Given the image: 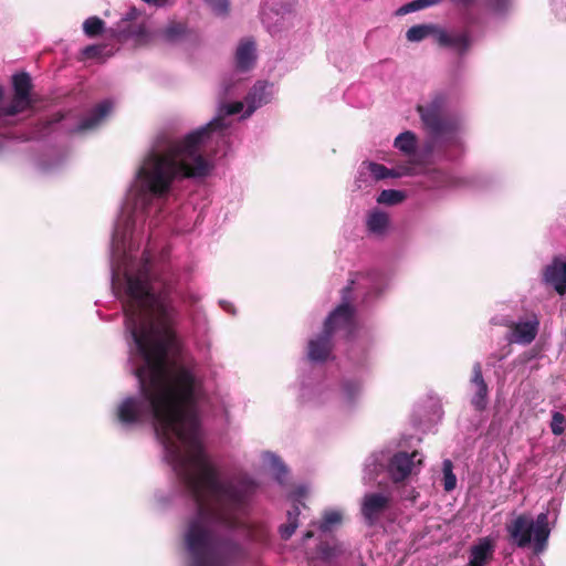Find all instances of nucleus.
<instances>
[{"instance_id":"nucleus-35","label":"nucleus","mask_w":566,"mask_h":566,"mask_svg":"<svg viewBox=\"0 0 566 566\" xmlns=\"http://www.w3.org/2000/svg\"><path fill=\"white\" fill-rule=\"evenodd\" d=\"M244 107L242 102H234L224 106V112L227 115H235L239 114Z\"/></svg>"},{"instance_id":"nucleus-7","label":"nucleus","mask_w":566,"mask_h":566,"mask_svg":"<svg viewBox=\"0 0 566 566\" xmlns=\"http://www.w3.org/2000/svg\"><path fill=\"white\" fill-rule=\"evenodd\" d=\"M391 499L382 493H366L363 497L360 512L369 525H374L380 515L389 509Z\"/></svg>"},{"instance_id":"nucleus-20","label":"nucleus","mask_w":566,"mask_h":566,"mask_svg":"<svg viewBox=\"0 0 566 566\" xmlns=\"http://www.w3.org/2000/svg\"><path fill=\"white\" fill-rule=\"evenodd\" d=\"M343 522V515L340 512L335 510L325 511L322 517V521L318 524V528L323 533H327L333 531V528L337 525H340Z\"/></svg>"},{"instance_id":"nucleus-1","label":"nucleus","mask_w":566,"mask_h":566,"mask_svg":"<svg viewBox=\"0 0 566 566\" xmlns=\"http://www.w3.org/2000/svg\"><path fill=\"white\" fill-rule=\"evenodd\" d=\"M144 365L135 369L139 396L125 398L117 408L124 426L154 420L157 437L192 497L197 516L186 534L191 566H232L244 558L243 548L228 538H218L208 528V521L235 524L255 491L248 476L220 479L218 468L205 452L199 437V419L193 409L198 381L187 367L168 371L170 350L178 348L176 332H130Z\"/></svg>"},{"instance_id":"nucleus-10","label":"nucleus","mask_w":566,"mask_h":566,"mask_svg":"<svg viewBox=\"0 0 566 566\" xmlns=\"http://www.w3.org/2000/svg\"><path fill=\"white\" fill-rule=\"evenodd\" d=\"M333 350V334L323 328L322 333L307 345V357L311 361H325Z\"/></svg>"},{"instance_id":"nucleus-27","label":"nucleus","mask_w":566,"mask_h":566,"mask_svg":"<svg viewBox=\"0 0 566 566\" xmlns=\"http://www.w3.org/2000/svg\"><path fill=\"white\" fill-rule=\"evenodd\" d=\"M368 170L376 180H382L388 177H398L394 170L388 169L386 166L378 163H368Z\"/></svg>"},{"instance_id":"nucleus-9","label":"nucleus","mask_w":566,"mask_h":566,"mask_svg":"<svg viewBox=\"0 0 566 566\" xmlns=\"http://www.w3.org/2000/svg\"><path fill=\"white\" fill-rule=\"evenodd\" d=\"M418 451L412 453L398 452L389 461L388 473L395 483L405 481L412 472Z\"/></svg>"},{"instance_id":"nucleus-4","label":"nucleus","mask_w":566,"mask_h":566,"mask_svg":"<svg viewBox=\"0 0 566 566\" xmlns=\"http://www.w3.org/2000/svg\"><path fill=\"white\" fill-rule=\"evenodd\" d=\"M446 99L442 95H436L426 106L418 105L417 112L429 133L434 137L451 134L457 129L454 120L442 115Z\"/></svg>"},{"instance_id":"nucleus-38","label":"nucleus","mask_w":566,"mask_h":566,"mask_svg":"<svg viewBox=\"0 0 566 566\" xmlns=\"http://www.w3.org/2000/svg\"><path fill=\"white\" fill-rule=\"evenodd\" d=\"M147 3H153L156 6H163L166 3L167 0H145Z\"/></svg>"},{"instance_id":"nucleus-12","label":"nucleus","mask_w":566,"mask_h":566,"mask_svg":"<svg viewBox=\"0 0 566 566\" xmlns=\"http://www.w3.org/2000/svg\"><path fill=\"white\" fill-rule=\"evenodd\" d=\"M511 328V334L507 337L510 343H517L522 345L531 344L538 332V321H527V322H518L511 323L509 325Z\"/></svg>"},{"instance_id":"nucleus-17","label":"nucleus","mask_w":566,"mask_h":566,"mask_svg":"<svg viewBox=\"0 0 566 566\" xmlns=\"http://www.w3.org/2000/svg\"><path fill=\"white\" fill-rule=\"evenodd\" d=\"M437 43L440 46L455 48L460 53H464L470 46V39L465 33L451 35L440 29V31H438Z\"/></svg>"},{"instance_id":"nucleus-25","label":"nucleus","mask_w":566,"mask_h":566,"mask_svg":"<svg viewBox=\"0 0 566 566\" xmlns=\"http://www.w3.org/2000/svg\"><path fill=\"white\" fill-rule=\"evenodd\" d=\"M186 32V25L180 22H170L161 31V36L167 42H175L180 39Z\"/></svg>"},{"instance_id":"nucleus-22","label":"nucleus","mask_w":566,"mask_h":566,"mask_svg":"<svg viewBox=\"0 0 566 566\" xmlns=\"http://www.w3.org/2000/svg\"><path fill=\"white\" fill-rule=\"evenodd\" d=\"M388 216L381 211H374L367 219V228L370 232L380 233L388 226Z\"/></svg>"},{"instance_id":"nucleus-33","label":"nucleus","mask_w":566,"mask_h":566,"mask_svg":"<svg viewBox=\"0 0 566 566\" xmlns=\"http://www.w3.org/2000/svg\"><path fill=\"white\" fill-rule=\"evenodd\" d=\"M103 51L104 45L91 44L82 50V54L84 59H98L102 56Z\"/></svg>"},{"instance_id":"nucleus-2","label":"nucleus","mask_w":566,"mask_h":566,"mask_svg":"<svg viewBox=\"0 0 566 566\" xmlns=\"http://www.w3.org/2000/svg\"><path fill=\"white\" fill-rule=\"evenodd\" d=\"M221 127L222 118L218 117L181 139L167 130L160 132L138 169L137 177L155 196L167 193L176 178L206 177L210 165L201 147L210 133Z\"/></svg>"},{"instance_id":"nucleus-11","label":"nucleus","mask_w":566,"mask_h":566,"mask_svg":"<svg viewBox=\"0 0 566 566\" xmlns=\"http://www.w3.org/2000/svg\"><path fill=\"white\" fill-rule=\"evenodd\" d=\"M471 384L475 387V392L471 398V405L478 411H483L488 406L489 387L482 374V366L476 361L472 367Z\"/></svg>"},{"instance_id":"nucleus-29","label":"nucleus","mask_w":566,"mask_h":566,"mask_svg":"<svg viewBox=\"0 0 566 566\" xmlns=\"http://www.w3.org/2000/svg\"><path fill=\"white\" fill-rule=\"evenodd\" d=\"M436 3H438V0H413V1L402 6L401 8H399L397 13L398 14H407V13H410L413 11L424 9V8L436 4Z\"/></svg>"},{"instance_id":"nucleus-8","label":"nucleus","mask_w":566,"mask_h":566,"mask_svg":"<svg viewBox=\"0 0 566 566\" xmlns=\"http://www.w3.org/2000/svg\"><path fill=\"white\" fill-rule=\"evenodd\" d=\"M356 308L347 305H337L326 317L323 328L334 335L337 329L352 333L355 326Z\"/></svg>"},{"instance_id":"nucleus-21","label":"nucleus","mask_w":566,"mask_h":566,"mask_svg":"<svg viewBox=\"0 0 566 566\" xmlns=\"http://www.w3.org/2000/svg\"><path fill=\"white\" fill-rule=\"evenodd\" d=\"M491 555V547L488 544H480L472 548L469 566H484Z\"/></svg>"},{"instance_id":"nucleus-3","label":"nucleus","mask_w":566,"mask_h":566,"mask_svg":"<svg viewBox=\"0 0 566 566\" xmlns=\"http://www.w3.org/2000/svg\"><path fill=\"white\" fill-rule=\"evenodd\" d=\"M506 531L510 541L521 548L528 546L534 536V548L539 553L545 548L551 533L548 516L546 513H541L534 522L531 517L521 514L506 524Z\"/></svg>"},{"instance_id":"nucleus-28","label":"nucleus","mask_w":566,"mask_h":566,"mask_svg":"<svg viewBox=\"0 0 566 566\" xmlns=\"http://www.w3.org/2000/svg\"><path fill=\"white\" fill-rule=\"evenodd\" d=\"M457 478L452 472V462L450 460H446L443 462V488L447 492H450L455 489Z\"/></svg>"},{"instance_id":"nucleus-32","label":"nucleus","mask_w":566,"mask_h":566,"mask_svg":"<svg viewBox=\"0 0 566 566\" xmlns=\"http://www.w3.org/2000/svg\"><path fill=\"white\" fill-rule=\"evenodd\" d=\"M356 284V279H349L347 285L342 290V303L339 305H347V307H355L352 305V293L354 291V285Z\"/></svg>"},{"instance_id":"nucleus-19","label":"nucleus","mask_w":566,"mask_h":566,"mask_svg":"<svg viewBox=\"0 0 566 566\" xmlns=\"http://www.w3.org/2000/svg\"><path fill=\"white\" fill-rule=\"evenodd\" d=\"M394 145L403 154L413 155L417 148L416 135L410 130H406L396 137Z\"/></svg>"},{"instance_id":"nucleus-14","label":"nucleus","mask_w":566,"mask_h":566,"mask_svg":"<svg viewBox=\"0 0 566 566\" xmlns=\"http://www.w3.org/2000/svg\"><path fill=\"white\" fill-rule=\"evenodd\" d=\"M271 99L269 84L266 82H256L245 96L247 111L244 116H250L255 109Z\"/></svg>"},{"instance_id":"nucleus-42","label":"nucleus","mask_w":566,"mask_h":566,"mask_svg":"<svg viewBox=\"0 0 566 566\" xmlns=\"http://www.w3.org/2000/svg\"><path fill=\"white\" fill-rule=\"evenodd\" d=\"M417 464L421 465L422 464V459H418L417 460Z\"/></svg>"},{"instance_id":"nucleus-41","label":"nucleus","mask_w":566,"mask_h":566,"mask_svg":"<svg viewBox=\"0 0 566 566\" xmlns=\"http://www.w3.org/2000/svg\"><path fill=\"white\" fill-rule=\"evenodd\" d=\"M62 118H63V115L57 114V115L55 116V118H54V120H53V122H54V123H59L60 120H62Z\"/></svg>"},{"instance_id":"nucleus-30","label":"nucleus","mask_w":566,"mask_h":566,"mask_svg":"<svg viewBox=\"0 0 566 566\" xmlns=\"http://www.w3.org/2000/svg\"><path fill=\"white\" fill-rule=\"evenodd\" d=\"M214 14L226 17L230 12V0H203Z\"/></svg>"},{"instance_id":"nucleus-24","label":"nucleus","mask_w":566,"mask_h":566,"mask_svg":"<svg viewBox=\"0 0 566 566\" xmlns=\"http://www.w3.org/2000/svg\"><path fill=\"white\" fill-rule=\"evenodd\" d=\"M104 29L105 22L96 15L87 18L83 23V31L88 38L102 34Z\"/></svg>"},{"instance_id":"nucleus-34","label":"nucleus","mask_w":566,"mask_h":566,"mask_svg":"<svg viewBox=\"0 0 566 566\" xmlns=\"http://www.w3.org/2000/svg\"><path fill=\"white\" fill-rule=\"evenodd\" d=\"M344 390L349 398H354L360 390V384L356 381H346L344 384Z\"/></svg>"},{"instance_id":"nucleus-15","label":"nucleus","mask_w":566,"mask_h":566,"mask_svg":"<svg viewBox=\"0 0 566 566\" xmlns=\"http://www.w3.org/2000/svg\"><path fill=\"white\" fill-rule=\"evenodd\" d=\"M112 104L108 101H104L97 104L81 122L76 127L77 133L94 129L111 112Z\"/></svg>"},{"instance_id":"nucleus-16","label":"nucleus","mask_w":566,"mask_h":566,"mask_svg":"<svg viewBox=\"0 0 566 566\" xmlns=\"http://www.w3.org/2000/svg\"><path fill=\"white\" fill-rule=\"evenodd\" d=\"M255 60L254 42L250 40L240 42L235 52V67L241 72H247L253 67Z\"/></svg>"},{"instance_id":"nucleus-37","label":"nucleus","mask_w":566,"mask_h":566,"mask_svg":"<svg viewBox=\"0 0 566 566\" xmlns=\"http://www.w3.org/2000/svg\"><path fill=\"white\" fill-rule=\"evenodd\" d=\"M182 300H184V302L193 305L199 301V297L195 294H189L187 296H184Z\"/></svg>"},{"instance_id":"nucleus-6","label":"nucleus","mask_w":566,"mask_h":566,"mask_svg":"<svg viewBox=\"0 0 566 566\" xmlns=\"http://www.w3.org/2000/svg\"><path fill=\"white\" fill-rule=\"evenodd\" d=\"M135 13L136 10L132 9L128 18L120 21L116 38L120 42L133 40L136 46L149 45L153 42V34L147 30L145 23L130 22Z\"/></svg>"},{"instance_id":"nucleus-40","label":"nucleus","mask_w":566,"mask_h":566,"mask_svg":"<svg viewBox=\"0 0 566 566\" xmlns=\"http://www.w3.org/2000/svg\"><path fill=\"white\" fill-rule=\"evenodd\" d=\"M314 536V532L313 531H307L304 533L303 535V541H308L311 539L312 537Z\"/></svg>"},{"instance_id":"nucleus-23","label":"nucleus","mask_w":566,"mask_h":566,"mask_svg":"<svg viewBox=\"0 0 566 566\" xmlns=\"http://www.w3.org/2000/svg\"><path fill=\"white\" fill-rule=\"evenodd\" d=\"M300 515V509L294 506L293 511L287 513L289 522L286 524L281 525L280 535L283 539H289L297 528V517Z\"/></svg>"},{"instance_id":"nucleus-31","label":"nucleus","mask_w":566,"mask_h":566,"mask_svg":"<svg viewBox=\"0 0 566 566\" xmlns=\"http://www.w3.org/2000/svg\"><path fill=\"white\" fill-rule=\"evenodd\" d=\"M551 429L555 436H560L565 432V416L562 412H553Z\"/></svg>"},{"instance_id":"nucleus-18","label":"nucleus","mask_w":566,"mask_h":566,"mask_svg":"<svg viewBox=\"0 0 566 566\" xmlns=\"http://www.w3.org/2000/svg\"><path fill=\"white\" fill-rule=\"evenodd\" d=\"M438 31H440V28L433 24H417L408 29L406 38L410 42H419L429 35H433L437 41Z\"/></svg>"},{"instance_id":"nucleus-39","label":"nucleus","mask_w":566,"mask_h":566,"mask_svg":"<svg viewBox=\"0 0 566 566\" xmlns=\"http://www.w3.org/2000/svg\"><path fill=\"white\" fill-rule=\"evenodd\" d=\"M458 2L468 8L474 3V0H458Z\"/></svg>"},{"instance_id":"nucleus-36","label":"nucleus","mask_w":566,"mask_h":566,"mask_svg":"<svg viewBox=\"0 0 566 566\" xmlns=\"http://www.w3.org/2000/svg\"><path fill=\"white\" fill-rule=\"evenodd\" d=\"M496 12H504L509 9L511 0H490Z\"/></svg>"},{"instance_id":"nucleus-26","label":"nucleus","mask_w":566,"mask_h":566,"mask_svg":"<svg viewBox=\"0 0 566 566\" xmlns=\"http://www.w3.org/2000/svg\"><path fill=\"white\" fill-rule=\"evenodd\" d=\"M405 199V193L400 190L395 189H386L382 190L378 198L377 202L380 205L394 206L398 205Z\"/></svg>"},{"instance_id":"nucleus-13","label":"nucleus","mask_w":566,"mask_h":566,"mask_svg":"<svg viewBox=\"0 0 566 566\" xmlns=\"http://www.w3.org/2000/svg\"><path fill=\"white\" fill-rule=\"evenodd\" d=\"M544 281L560 295H566V262L554 260L544 270Z\"/></svg>"},{"instance_id":"nucleus-5","label":"nucleus","mask_w":566,"mask_h":566,"mask_svg":"<svg viewBox=\"0 0 566 566\" xmlns=\"http://www.w3.org/2000/svg\"><path fill=\"white\" fill-rule=\"evenodd\" d=\"M12 85L14 95L10 105L3 107L4 116H14L31 106L32 82L30 75L25 72L14 74L12 76Z\"/></svg>"}]
</instances>
